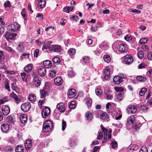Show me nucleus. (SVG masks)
Returning <instances> with one entry per match:
<instances>
[{"instance_id": "41", "label": "nucleus", "mask_w": 152, "mask_h": 152, "mask_svg": "<svg viewBox=\"0 0 152 152\" xmlns=\"http://www.w3.org/2000/svg\"><path fill=\"white\" fill-rule=\"evenodd\" d=\"M68 53L70 55H74L75 54V50L73 48H70L68 50Z\"/></svg>"}, {"instance_id": "54", "label": "nucleus", "mask_w": 152, "mask_h": 152, "mask_svg": "<svg viewBox=\"0 0 152 152\" xmlns=\"http://www.w3.org/2000/svg\"><path fill=\"white\" fill-rule=\"evenodd\" d=\"M4 57L3 53L0 50V63L3 61L4 59Z\"/></svg>"}, {"instance_id": "62", "label": "nucleus", "mask_w": 152, "mask_h": 152, "mask_svg": "<svg viewBox=\"0 0 152 152\" xmlns=\"http://www.w3.org/2000/svg\"><path fill=\"white\" fill-rule=\"evenodd\" d=\"M106 98L107 99L111 100V99H112L113 98V96L112 95L108 94H106Z\"/></svg>"}, {"instance_id": "42", "label": "nucleus", "mask_w": 152, "mask_h": 152, "mask_svg": "<svg viewBox=\"0 0 152 152\" xmlns=\"http://www.w3.org/2000/svg\"><path fill=\"white\" fill-rule=\"evenodd\" d=\"M76 141L75 140L71 139L69 141V144L71 147L75 146L76 145Z\"/></svg>"}, {"instance_id": "51", "label": "nucleus", "mask_w": 152, "mask_h": 152, "mask_svg": "<svg viewBox=\"0 0 152 152\" xmlns=\"http://www.w3.org/2000/svg\"><path fill=\"white\" fill-rule=\"evenodd\" d=\"M58 111L56 110H55L54 112V114L56 118L57 119H59V117L60 114L59 113H57V112Z\"/></svg>"}, {"instance_id": "64", "label": "nucleus", "mask_w": 152, "mask_h": 152, "mask_svg": "<svg viewBox=\"0 0 152 152\" xmlns=\"http://www.w3.org/2000/svg\"><path fill=\"white\" fill-rule=\"evenodd\" d=\"M149 60H152V53L151 52L148 53L147 56Z\"/></svg>"}, {"instance_id": "60", "label": "nucleus", "mask_w": 152, "mask_h": 152, "mask_svg": "<svg viewBox=\"0 0 152 152\" xmlns=\"http://www.w3.org/2000/svg\"><path fill=\"white\" fill-rule=\"evenodd\" d=\"M96 93L97 95H101L102 93V91L99 89H96L95 90Z\"/></svg>"}, {"instance_id": "23", "label": "nucleus", "mask_w": 152, "mask_h": 152, "mask_svg": "<svg viewBox=\"0 0 152 152\" xmlns=\"http://www.w3.org/2000/svg\"><path fill=\"white\" fill-rule=\"evenodd\" d=\"M24 70L27 73L31 72L32 69V66L31 64H29L25 67Z\"/></svg>"}, {"instance_id": "36", "label": "nucleus", "mask_w": 152, "mask_h": 152, "mask_svg": "<svg viewBox=\"0 0 152 152\" xmlns=\"http://www.w3.org/2000/svg\"><path fill=\"white\" fill-rule=\"evenodd\" d=\"M17 49L19 52H22L24 50V47L22 43H20L18 46Z\"/></svg>"}, {"instance_id": "45", "label": "nucleus", "mask_w": 152, "mask_h": 152, "mask_svg": "<svg viewBox=\"0 0 152 152\" xmlns=\"http://www.w3.org/2000/svg\"><path fill=\"white\" fill-rule=\"evenodd\" d=\"M137 80L140 82H144L146 80V79L144 77L141 76H137L136 77Z\"/></svg>"}, {"instance_id": "10", "label": "nucleus", "mask_w": 152, "mask_h": 152, "mask_svg": "<svg viewBox=\"0 0 152 152\" xmlns=\"http://www.w3.org/2000/svg\"><path fill=\"white\" fill-rule=\"evenodd\" d=\"M32 140L31 139H29L26 140L25 142V145L26 150H28L32 146Z\"/></svg>"}, {"instance_id": "11", "label": "nucleus", "mask_w": 152, "mask_h": 152, "mask_svg": "<svg viewBox=\"0 0 152 152\" xmlns=\"http://www.w3.org/2000/svg\"><path fill=\"white\" fill-rule=\"evenodd\" d=\"M67 95L69 98H72L74 97L76 95V91L74 89H70L68 91Z\"/></svg>"}, {"instance_id": "20", "label": "nucleus", "mask_w": 152, "mask_h": 152, "mask_svg": "<svg viewBox=\"0 0 152 152\" xmlns=\"http://www.w3.org/2000/svg\"><path fill=\"white\" fill-rule=\"evenodd\" d=\"M54 83L58 86L61 85L62 83V79L59 77H56L54 80Z\"/></svg>"}, {"instance_id": "56", "label": "nucleus", "mask_w": 152, "mask_h": 152, "mask_svg": "<svg viewBox=\"0 0 152 152\" xmlns=\"http://www.w3.org/2000/svg\"><path fill=\"white\" fill-rule=\"evenodd\" d=\"M111 146L114 148H115L117 146V143L115 141H113L111 143Z\"/></svg>"}, {"instance_id": "25", "label": "nucleus", "mask_w": 152, "mask_h": 152, "mask_svg": "<svg viewBox=\"0 0 152 152\" xmlns=\"http://www.w3.org/2000/svg\"><path fill=\"white\" fill-rule=\"evenodd\" d=\"M20 119L21 123H25L27 120V115L25 114L21 115L20 116Z\"/></svg>"}, {"instance_id": "30", "label": "nucleus", "mask_w": 152, "mask_h": 152, "mask_svg": "<svg viewBox=\"0 0 152 152\" xmlns=\"http://www.w3.org/2000/svg\"><path fill=\"white\" fill-rule=\"evenodd\" d=\"M84 100L86 101V103L88 107H90L91 106L92 103V101L91 99L89 97L86 98L84 99Z\"/></svg>"}, {"instance_id": "6", "label": "nucleus", "mask_w": 152, "mask_h": 152, "mask_svg": "<svg viewBox=\"0 0 152 152\" xmlns=\"http://www.w3.org/2000/svg\"><path fill=\"white\" fill-rule=\"evenodd\" d=\"M38 74L41 77L45 76L46 73V69L42 66H39L38 69Z\"/></svg>"}, {"instance_id": "3", "label": "nucleus", "mask_w": 152, "mask_h": 152, "mask_svg": "<svg viewBox=\"0 0 152 152\" xmlns=\"http://www.w3.org/2000/svg\"><path fill=\"white\" fill-rule=\"evenodd\" d=\"M31 107V104L28 102L23 103L21 106V109L22 111L26 112L29 110Z\"/></svg>"}, {"instance_id": "39", "label": "nucleus", "mask_w": 152, "mask_h": 152, "mask_svg": "<svg viewBox=\"0 0 152 152\" xmlns=\"http://www.w3.org/2000/svg\"><path fill=\"white\" fill-rule=\"evenodd\" d=\"M7 120L9 123L14 124L15 122L14 118L10 116H9L7 118Z\"/></svg>"}, {"instance_id": "53", "label": "nucleus", "mask_w": 152, "mask_h": 152, "mask_svg": "<svg viewBox=\"0 0 152 152\" xmlns=\"http://www.w3.org/2000/svg\"><path fill=\"white\" fill-rule=\"evenodd\" d=\"M148 40L146 38H145L141 39L140 40V43L141 44H143L145 43Z\"/></svg>"}, {"instance_id": "44", "label": "nucleus", "mask_w": 152, "mask_h": 152, "mask_svg": "<svg viewBox=\"0 0 152 152\" xmlns=\"http://www.w3.org/2000/svg\"><path fill=\"white\" fill-rule=\"evenodd\" d=\"M147 91V89L146 88H142L139 92L140 95L141 96H143Z\"/></svg>"}, {"instance_id": "46", "label": "nucleus", "mask_w": 152, "mask_h": 152, "mask_svg": "<svg viewBox=\"0 0 152 152\" xmlns=\"http://www.w3.org/2000/svg\"><path fill=\"white\" fill-rule=\"evenodd\" d=\"M20 75L23 80L24 82H26L27 81V79L26 74L25 72H21L20 73Z\"/></svg>"}, {"instance_id": "21", "label": "nucleus", "mask_w": 152, "mask_h": 152, "mask_svg": "<svg viewBox=\"0 0 152 152\" xmlns=\"http://www.w3.org/2000/svg\"><path fill=\"white\" fill-rule=\"evenodd\" d=\"M123 94L119 93L115 96V101L118 102H121L123 98Z\"/></svg>"}, {"instance_id": "50", "label": "nucleus", "mask_w": 152, "mask_h": 152, "mask_svg": "<svg viewBox=\"0 0 152 152\" xmlns=\"http://www.w3.org/2000/svg\"><path fill=\"white\" fill-rule=\"evenodd\" d=\"M75 102L74 101L71 102L69 106V108L71 109H74L75 108Z\"/></svg>"}, {"instance_id": "1", "label": "nucleus", "mask_w": 152, "mask_h": 152, "mask_svg": "<svg viewBox=\"0 0 152 152\" xmlns=\"http://www.w3.org/2000/svg\"><path fill=\"white\" fill-rule=\"evenodd\" d=\"M53 128V124L49 120L45 121L43 125V130L45 132L50 131Z\"/></svg>"}, {"instance_id": "16", "label": "nucleus", "mask_w": 152, "mask_h": 152, "mask_svg": "<svg viewBox=\"0 0 152 152\" xmlns=\"http://www.w3.org/2000/svg\"><path fill=\"white\" fill-rule=\"evenodd\" d=\"M5 37L7 40L9 41L10 40L14 39L15 37L14 34L7 32L6 33Z\"/></svg>"}, {"instance_id": "22", "label": "nucleus", "mask_w": 152, "mask_h": 152, "mask_svg": "<svg viewBox=\"0 0 152 152\" xmlns=\"http://www.w3.org/2000/svg\"><path fill=\"white\" fill-rule=\"evenodd\" d=\"M33 81L34 83V85L37 87L39 86L41 83L38 77H35L33 78Z\"/></svg>"}, {"instance_id": "52", "label": "nucleus", "mask_w": 152, "mask_h": 152, "mask_svg": "<svg viewBox=\"0 0 152 152\" xmlns=\"http://www.w3.org/2000/svg\"><path fill=\"white\" fill-rule=\"evenodd\" d=\"M68 72V75L70 77H72L75 76V73L72 70H69Z\"/></svg>"}, {"instance_id": "34", "label": "nucleus", "mask_w": 152, "mask_h": 152, "mask_svg": "<svg viewBox=\"0 0 152 152\" xmlns=\"http://www.w3.org/2000/svg\"><path fill=\"white\" fill-rule=\"evenodd\" d=\"M73 8V7H64L63 8V11L64 12L69 13L70 11H71L72 10Z\"/></svg>"}, {"instance_id": "24", "label": "nucleus", "mask_w": 152, "mask_h": 152, "mask_svg": "<svg viewBox=\"0 0 152 152\" xmlns=\"http://www.w3.org/2000/svg\"><path fill=\"white\" fill-rule=\"evenodd\" d=\"M43 65L46 68H49L51 66V62L49 60H46L43 61Z\"/></svg>"}, {"instance_id": "2", "label": "nucleus", "mask_w": 152, "mask_h": 152, "mask_svg": "<svg viewBox=\"0 0 152 152\" xmlns=\"http://www.w3.org/2000/svg\"><path fill=\"white\" fill-rule=\"evenodd\" d=\"M20 28L19 25L17 22H15L13 24L8 26V30L11 31H15L19 29Z\"/></svg>"}, {"instance_id": "18", "label": "nucleus", "mask_w": 152, "mask_h": 152, "mask_svg": "<svg viewBox=\"0 0 152 152\" xmlns=\"http://www.w3.org/2000/svg\"><path fill=\"white\" fill-rule=\"evenodd\" d=\"M1 129L3 132H6L9 129V125L6 124H3L1 126Z\"/></svg>"}, {"instance_id": "4", "label": "nucleus", "mask_w": 152, "mask_h": 152, "mask_svg": "<svg viewBox=\"0 0 152 152\" xmlns=\"http://www.w3.org/2000/svg\"><path fill=\"white\" fill-rule=\"evenodd\" d=\"M119 51L121 53H125L127 51V47L126 45L124 44H120L117 47Z\"/></svg>"}, {"instance_id": "58", "label": "nucleus", "mask_w": 152, "mask_h": 152, "mask_svg": "<svg viewBox=\"0 0 152 152\" xmlns=\"http://www.w3.org/2000/svg\"><path fill=\"white\" fill-rule=\"evenodd\" d=\"M140 152H148L147 149L145 146H142L141 148Z\"/></svg>"}, {"instance_id": "48", "label": "nucleus", "mask_w": 152, "mask_h": 152, "mask_svg": "<svg viewBox=\"0 0 152 152\" xmlns=\"http://www.w3.org/2000/svg\"><path fill=\"white\" fill-rule=\"evenodd\" d=\"M137 55L139 58L141 59L142 58L144 57V56L143 52L142 51H139L137 54Z\"/></svg>"}, {"instance_id": "40", "label": "nucleus", "mask_w": 152, "mask_h": 152, "mask_svg": "<svg viewBox=\"0 0 152 152\" xmlns=\"http://www.w3.org/2000/svg\"><path fill=\"white\" fill-rule=\"evenodd\" d=\"M53 63L56 64H58L60 63V59L57 57H55L53 58L52 60Z\"/></svg>"}, {"instance_id": "7", "label": "nucleus", "mask_w": 152, "mask_h": 152, "mask_svg": "<svg viewBox=\"0 0 152 152\" xmlns=\"http://www.w3.org/2000/svg\"><path fill=\"white\" fill-rule=\"evenodd\" d=\"M136 106L133 105H129L127 107V110L128 113H134L137 110Z\"/></svg>"}, {"instance_id": "55", "label": "nucleus", "mask_w": 152, "mask_h": 152, "mask_svg": "<svg viewBox=\"0 0 152 152\" xmlns=\"http://www.w3.org/2000/svg\"><path fill=\"white\" fill-rule=\"evenodd\" d=\"M114 88L115 89L117 92L123 91H124V89L121 87H115Z\"/></svg>"}, {"instance_id": "32", "label": "nucleus", "mask_w": 152, "mask_h": 152, "mask_svg": "<svg viewBox=\"0 0 152 152\" xmlns=\"http://www.w3.org/2000/svg\"><path fill=\"white\" fill-rule=\"evenodd\" d=\"M4 150L5 152H11L13 151V149L11 146H5Z\"/></svg>"}, {"instance_id": "17", "label": "nucleus", "mask_w": 152, "mask_h": 152, "mask_svg": "<svg viewBox=\"0 0 152 152\" xmlns=\"http://www.w3.org/2000/svg\"><path fill=\"white\" fill-rule=\"evenodd\" d=\"M52 43V42L51 41H48L46 43H42L43 44V45L42 48V50H44L49 49L51 48L50 46V45Z\"/></svg>"}, {"instance_id": "19", "label": "nucleus", "mask_w": 152, "mask_h": 152, "mask_svg": "<svg viewBox=\"0 0 152 152\" xmlns=\"http://www.w3.org/2000/svg\"><path fill=\"white\" fill-rule=\"evenodd\" d=\"M57 108L60 112H63L65 111V108L63 103H60L57 105Z\"/></svg>"}, {"instance_id": "57", "label": "nucleus", "mask_w": 152, "mask_h": 152, "mask_svg": "<svg viewBox=\"0 0 152 152\" xmlns=\"http://www.w3.org/2000/svg\"><path fill=\"white\" fill-rule=\"evenodd\" d=\"M140 110L143 112H145L147 111L148 107L145 105L141 106L140 107Z\"/></svg>"}, {"instance_id": "15", "label": "nucleus", "mask_w": 152, "mask_h": 152, "mask_svg": "<svg viewBox=\"0 0 152 152\" xmlns=\"http://www.w3.org/2000/svg\"><path fill=\"white\" fill-rule=\"evenodd\" d=\"M38 4L37 7L39 9H42L44 8L46 5V1L45 0L43 1L42 0H37Z\"/></svg>"}, {"instance_id": "28", "label": "nucleus", "mask_w": 152, "mask_h": 152, "mask_svg": "<svg viewBox=\"0 0 152 152\" xmlns=\"http://www.w3.org/2000/svg\"><path fill=\"white\" fill-rule=\"evenodd\" d=\"M142 126V124L140 123H137L134 124L133 126V128L134 131L137 130L139 129Z\"/></svg>"}, {"instance_id": "31", "label": "nucleus", "mask_w": 152, "mask_h": 152, "mask_svg": "<svg viewBox=\"0 0 152 152\" xmlns=\"http://www.w3.org/2000/svg\"><path fill=\"white\" fill-rule=\"evenodd\" d=\"M15 152H23L24 148L20 145H18L15 148Z\"/></svg>"}, {"instance_id": "43", "label": "nucleus", "mask_w": 152, "mask_h": 152, "mask_svg": "<svg viewBox=\"0 0 152 152\" xmlns=\"http://www.w3.org/2000/svg\"><path fill=\"white\" fill-rule=\"evenodd\" d=\"M111 69L108 67L105 68L104 71V75H110V74Z\"/></svg>"}, {"instance_id": "63", "label": "nucleus", "mask_w": 152, "mask_h": 152, "mask_svg": "<svg viewBox=\"0 0 152 152\" xmlns=\"http://www.w3.org/2000/svg\"><path fill=\"white\" fill-rule=\"evenodd\" d=\"M147 104L148 105L152 106V98H150L148 100Z\"/></svg>"}, {"instance_id": "38", "label": "nucleus", "mask_w": 152, "mask_h": 152, "mask_svg": "<svg viewBox=\"0 0 152 152\" xmlns=\"http://www.w3.org/2000/svg\"><path fill=\"white\" fill-rule=\"evenodd\" d=\"M100 47L103 50H106L108 48L109 46L106 43L103 42L100 45Z\"/></svg>"}, {"instance_id": "29", "label": "nucleus", "mask_w": 152, "mask_h": 152, "mask_svg": "<svg viewBox=\"0 0 152 152\" xmlns=\"http://www.w3.org/2000/svg\"><path fill=\"white\" fill-rule=\"evenodd\" d=\"M85 115L87 120L90 121L93 118V115L91 113L88 112L86 113Z\"/></svg>"}, {"instance_id": "13", "label": "nucleus", "mask_w": 152, "mask_h": 152, "mask_svg": "<svg viewBox=\"0 0 152 152\" xmlns=\"http://www.w3.org/2000/svg\"><path fill=\"white\" fill-rule=\"evenodd\" d=\"M100 118L102 120L107 122L110 120L109 116L105 112H104L102 114L100 115Z\"/></svg>"}, {"instance_id": "47", "label": "nucleus", "mask_w": 152, "mask_h": 152, "mask_svg": "<svg viewBox=\"0 0 152 152\" xmlns=\"http://www.w3.org/2000/svg\"><path fill=\"white\" fill-rule=\"evenodd\" d=\"M21 15L22 17H23L24 19L25 20H27L26 18V12L25 11V9H23L22 10V11L21 12Z\"/></svg>"}, {"instance_id": "35", "label": "nucleus", "mask_w": 152, "mask_h": 152, "mask_svg": "<svg viewBox=\"0 0 152 152\" xmlns=\"http://www.w3.org/2000/svg\"><path fill=\"white\" fill-rule=\"evenodd\" d=\"M40 93L41 95V98H44L48 96V93L45 90L42 89L40 90Z\"/></svg>"}, {"instance_id": "27", "label": "nucleus", "mask_w": 152, "mask_h": 152, "mask_svg": "<svg viewBox=\"0 0 152 152\" xmlns=\"http://www.w3.org/2000/svg\"><path fill=\"white\" fill-rule=\"evenodd\" d=\"M28 99L30 101L32 102H35L36 99V96L33 94H30L28 96Z\"/></svg>"}, {"instance_id": "9", "label": "nucleus", "mask_w": 152, "mask_h": 152, "mask_svg": "<svg viewBox=\"0 0 152 152\" xmlns=\"http://www.w3.org/2000/svg\"><path fill=\"white\" fill-rule=\"evenodd\" d=\"M50 50L57 53L60 52L61 51V46L59 45H52L51 46V48H50Z\"/></svg>"}, {"instance_id": "59", "label": "nucleus", "mask_w": 152, "mask_h": 152, "mask_svg": "<svg viewBox=\"0 0 152 152\" xmlns=\"http://www.w3.org/2000/svg\"><path fill=\"white\" fill-rule=\"evenodd\" d=\"M56 72L55 70H52L50 72L49 75L52 77H54L56 76Z\"/></svg>"}, {"instance_id": "5", "label": "nucleus", "mask_w": 152, "mask_h": 152, "mask_svg": "<svg viewBox=\"0 0 152 152\" xmlns=\"http://www.w3.org/2000/svg\"><path fill=\"white\" fill-rule=\"evenodd\" d=\"M50 113V109L48 107H45L41 112L42 116L43 118H45L49 115Z\"/></svg>"}, {"instance_id": "61", "label": "nucleus", "mask_w": 152, "mask_h": 152, "mask_svg": "<svg viewBox=\"0 0 152 152\" xmlns=\"http://www.w3.org/2000/svg\"><path fill=\"white\" fill-rule=\"evenodd\" d=\"M103 137V132L102 131L99 132V133L98 136L97 137L98 140H100Z\"/></svg>"}, {"instance_id": "26", "label": "nucleus", "mask_w": 152, "mask_h": 152, "mask_svg": "<svg viewBox=\"0 0 152 152\" xmlns=\"http://www.w3.org/2000/svg\"><path fill=\"white\" fill-rule=\"evenodd\" d=\"M81 62L83 64L85 65L89 62V59L88 57H83L81 60Z\"/></svg>"}, {"instance_id": "33", "label": "nucleus", "mask_w": 152, "mask_h": 152, "mask_svg": "<svg viewBox=\"0 0 152 152\" xmlns=\"http://www.w3.org/2000/svg\"><path fill=\"white\" fill-rule=\"evenodd\" d=\"M135 118L134 115H132L129 117L127 119V123L130 124H132L134 121Z\"/></svg>"}, {"instance_id": "37", "label": "nucleus", "mask_w": 152, "mask_h": 152, "mask_svg": "<svg viewBox=\"0 0 152 152\" xmlns=\"http://www.w3.org/2000/svg\"><path fill=\"white\" fill-rule=\"evenodd\" d=\"M103 58L104 61L107 63L110 62L111 60L110 57L108 55H104L103 57Z\"/></svg>"}, {"instance_id": "8", "label": "nucleus", "mask_w": 152, "mask_h": 152, "mask_svg": "<svg viewBox=\"0 0 152 152\" xmlns=\"http://www.w3.org/2000/svg\"><path fill=\"white\" fill-rule=\"evenodd\" d=\"M124 62L127 64H131L133 61V58L130 55H126L124 57Z\"/></svg>"}, {"instance_id": "14", "label": "nucleus", "mask_w": 152, "mask_h": 152, "mask_svg": "<svg viewBox=\"0 0 152 152\" xmlns=\"http://www.w3.org/2000/svg\"><path fill=\"white\" fill-rule=\"evenodd\" d=\"M2 111L3 114L4 115H7L10 113V109L8 106L4 105L2 107Z\"/></svg>"}, {"instance_id": "12", "label": "nucleus", "mask_w": 152, "mask_h": 152, "mask_svg": "<svg viewBox=\"0 0 152 152\" xmlns=\"http://www.w3.org/2000/svg\"><path fill=\"white\" fill-rule=\"evenodd\" d=\"M113 80L115 84H118L122 82L123 79L121 77L119 76H116L113 77Z\"/></svg>"}, {"instance_id": "49", "label": "nucleus", "mask_w": 152, "mask_h": 152, "mask_svg": "<svg viewBox=\"0 0 152 152\" xmlns=\"http://www.w3.org/2000/svg\"><path fill=\"white\" fill-rule=\"evenodd\" d=\"M66 126V123L65 121L62 120V129L63 131H64Z\"/></svg>"}]
</instances>
